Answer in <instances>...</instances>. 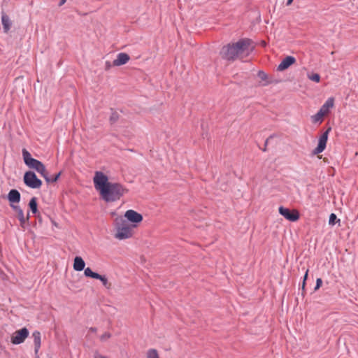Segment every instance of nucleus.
<instances>
[{
  "mask_svg": "<svg viewBox=\"0 0 358 358\" xmlns=\"http://www.w3.org/2000/svg\"><path fill=\"white\" fill-rule=\"evenodd\" d=\"M93 180L101 199L108 203L120 200L128 192L122 184L108 182V176L101 171L95 172Z\"/></svg>",
  "mask_w": 358,
  "mask_h": 358,
  "instance_id": "1",
  "label": "nucleus"
},
{
  "mask_svg": "<svg viewBox=\"0 0 358 358\" xmlns=\"http://www.w3.org/2000/svg\"><path fill=\"white\" fill-rule=\"evenodd\" d=\"M254 49L252 40L242 38L236 43L223 46L220 51L221 57L228 61L243 59L250 55Z\"/></svg>",
  "mask_w": 358,
  "mask_h": 358,
  "instance_id": "2",
  "label": "nucleus"
},
{
  "mask_svg": "<svg viewBox=\"0 0 358 358\" xmlns=\"http://www.w3.org/2000/svg\"><path fill=\"white\" fill-rule=\"evenodd\" d=\"M115 225L117 233L115 237L118 239H126L132 236V229L128 224L127 221L122 217L115 219Z\"/></svg>",
  "mask_w": 358,
  "mask_h": 358,
  "instance_id": "3",
  "label": "nucleus"
},
{
  "mask_svg": "<svg viewBox=\"0 0 358 358\" xmlns=\"http://www.w3.org/2000/svg\"><path fill=\"white\" fill-rule=\"evenodd\" d=\"M22 153L24 162L29 168L36 170L42 176L45 173V166L41 162L32 158L29 152L25 148L22 149Z\"/></svg>",
  "mask_w": 358,
  "mask_h": 358,
  "instance_id": "4",
  "label": "nucleus"
},
{
  "mask_svg": "<svg viewBox=\"0 0 358 358\" xmlns=\"http://www.w3.org/2000/svg\"><path fill=\"white\" fill-rule=\"evenodd\" d=\"M24 183L32 189L40 188L42 185V181L37 178L36 173L31 171L25 172L23 177Z\"/></svg>",
  "mask_w": 358,
  "mask_h": 358,
  "instance_id": "5",
  "label": "nucleus"
},
{
  "mask_svg": "<svg viewBox=\"0 0 358 358\" xmlns=\"http://www.w3.org/2000/svg\"><path fill=\"white\" fill-rule=\"evenodd\" d=\"M279 213L285 219L291 222H296L299 219V213L296 210H289L283 206L279 207Z\"/></svg>",
  "mask_w": 358,
  "mask_h": 358,
  "instance_id": "6",
  "label": "nucleus"
},
{
  "mask_svg": "<svg viewBox=\"0 0 358 358\" xmlns=\"http://www.w3.org/2000/svg\"><path fill=\"white\" fill-rule=\"evenodd\" d=\"M29 336V331L26 327L16 331L11 337V342L15 345H18L24 341Z\"/></svg>",
  "mask_w": 358,
  "mask_h": 358,
  "instance_id": "7",
  "label": "nucleus"
},
{
  "mask_svg": "<svg viewBox=\"0 0 358 358\" xmlns=\"http://www.w3.org/2000/svg\"><path fill=\"white\" fill-rule=\"evenodd\" d=\"M330 130L331 128H329L320 136L317 146L313 150V155H318L324 150Z\"/></svg>",
  "mask_w": 358,
  "mask_h": 358,
  "instance_id": "8",
  "label": "nucleus"
},
{
  "mask_svg": "<svg viewBox=\"0 0 358 358\" xmlns=\"http://www.w3.org/2000/svg\"><path fill=\"white\" fill-rule=\"evenodd\" d=\"M126 220L133 223H139L143 220V216L141 214L134 210H128L124 214Z\"/></svg>",
  "mask_w": 358,
  "mask_h": 358,
  "instance_id": "9",
  "label": "nucleus"
},
{
  "mask_svg": "<svg viewBox=\"0 0 358 358\" xmlns=\"http://www.w3.org/2000/svg\"><path fill=\"white\" fill-rule=\"evenodd\" d=\"M296 62V59L292 56H287L284 58L280 64L278 66L277 70L279 71H282L287 69H288L291 65L294 64Z\"/></svg>",
  "mask_w": 358,
  "mask_h": 358,
  "instance_id": "10",
  "label": "nucleus"
},
{
  "mask_svg": "<svg viewBox=\"0 0 358 358\" xmlns=\"http://www.w3.org/2000/svg\"><path fill=\"white\" fill-rule=\"evenodd\" d=\"M11 207L17 213V218L20 222V226L24 228L25 223L29 220V213L27 214V217H24L23 210L20 206L11 205Z\"/></svg>",
  "mask_w": 358,
  "mask_h": 358,
  "instance_id": "11",
  "label": "nucleus"
},
{
  "mask_svg": "<svg viewBox=\"0 0 358 358\" xmlns=\"http://www.w3.org/2000/svg\"><path fill=\"white\" fill-rule=\"evenodd\" d=\"M130 59V57L128 54L124 52H120L117 54V58L113 60V65L114 66H120L127 64Z\"/></svg>",
  "mask_w": 358,
  "mask_h": 358,
  "instance_id": "12",
  "label": "nucleus"
},
{
  "mask_svg": "<svg viewBox=\"0 0 358 358\" xmlns=\"http://www.w3.org/2000/svg\"><path fill=\"white\" fill-rule=\"evenodd\" d=\"M32 337L34 338V351L37 354L41 348V333L38 331H35L32 334Z\"/></svg>",
  "mask_w": 358,
  "mask_h": 358,
  "instance_id": "13",
  "label": "nucleus"
},
{
  "mask_svg": "<svg viewBox=\"0 0 358 358\" xmlns=\"http://www.w3.org/2000/svg\"><path fill=\"white\" fill-rule=\"evenodd\" d=\"M85 263L81 257L77 256L74 258L73 269L76 271H81L85 269Z\"/></svg>",
  "mask_w": 358,
  "mask_h": 358,
  "instance_id": "14",
  "label": "nucleus"
},
{
  "mask_svg": "<svg viewBox=\"0 0 358 358\" xmlns=\"http://www.w3.org/2000/svg\"><path fill=\"white\" fill-rule=\"evenodd\" d=\"M8 199L10 203H19L20 201V192L17 189H11L8 194Z\"/></svg>",
  "mask_w": 358,
  "mask_h": 358,
  "instance_id": "15",
  "label": "nucleus"
},
{
  "mask_svg": "<svg viewBox=\"0 0 358 358\" xmlns=\"http://www.w3.org/2000/svg\"><path fill=\"white\" fill-rule=\"evenodd\" d=\"M334 98H329L326 102L322 106L320 110H321L323 114L327 115L329 112V109L334 106Z\"/></svg>",
  "mask_w": 358,
  "mask_h": 358,
  "instance_id": "16",
  "label": "nucleus"
},
{
  "mask_svg": "<svg viewBox=\"0 0 358 358\" xmlns=\"http://www.w3.org/2000/svg\"><path fill=\"white\" fill-rule=\"evenodd\" d=\"M1 23L3 25L4 32L7 33L10 29L11 22L9 19V17L4 13H2Z\"/></svg>",
  "mask_w": 358,
  "mask_h": 358,
  "instance_id": "17",
  "label": "nucleus"
},
{
  "mask_svg": "<svg viewBox=\"0 0 358 358\" xmlns=\"http://www.w3.org/2000/svg\"><path fill=\"white\" fill-rule=\"evenodd\" d=\"M60 175H61V172L58 173L55 176L50 177L48 176V171L46 170L45 171V173H44V175H43V177L45 178L46 182L49 183V182H56L58 180V178H59Z\"/></svg>",
  "mask_w": 358,
  "mask_h": 358,
  "instance_id": "18",
  "label": "nucleus"
},
{
  "mask_svg": "<svg viewBox=\"0 0 358 358\" xmlns=\"http://www.w3.org/2000/svg\"><path fill=\"white\" fill-rule=\"evenodd\" d=\"M96 279L101 280V282H102V285L106 289H109L111 288V283L108 282L107 278L105 275H101L100 274H98Z\"/></svg>",
  "mask_w": 358,
  "mask_h": 358,
  "instance_id": "19",
  "label": "nucleus"
},
{
  "mask_svg": "<svg viewBox=\"0 0 358 358\" xmlns=\"http://www.w3.org/2000/svg\"><path fill=\"white\" fill-rule=\"evenodd\" d=\"M29 206L30 208V210L34 214H36L38 212L37 209V199L36 197H32L29 203Z\"/></svg>",
  "mask_w": 358,
  "mask_h": 358,
  "instance_id": "20",
  "label": "nucleus"
},
{
  "mask_svg": "<svg viewBox=\"0 0 358 358\" xmlns=\"http://www.w3.org/2000/svg\"><path fill=\"white\" fill-rule=\"evenodd\" d=\"M325 114H323V113L319 110V111L315 115L312 116V120L315 123L321 122L322 120V117Z\"/></svg>",
  "mask_w": 358,
  "mask_h": 358,
  "instance_id": "21",
  "label": "nucleus"
},
{
  "mask_svg": "<svg viewBox=\"0 0 358 358\" xmlns=\"http://www.w3.org/2000/svg\"><path fill=\"white\" fill-rule=\"evenodd\" d=\"M111 110L112 113L110 116L109 121L110 124H115L119 120L120 115L119 113L117 111L113 110V109H111Z\"/></svg>",
  "mask_w": 358,
  "mask_h": 358,
  "instance_id": "22",
  "label": "nucleus"
},
{
  "mask_svg": "<svg viewBox=\"0 0 358 358\" xmlns=\"http://www.w3.org/2000/svg\"><path fill=\"white\" fill-rule=\"evenodd\" d=\"M84 274L86 277H90V278L96 279V278L99 273L92 271L90 267H87V268H85Z\"/></svg>",
  "mask_w": 358,
  "mask_h": 358,
  "instance_id": "23",
  "label": "nucleus"
},
{
  "mask_svg": "<svg viewBox=\"0 0 358 358\" xmlns=\"http://www.w3.org/2000/svg\"><path fill=\"white\" fill-rule=\"evenodd\" d=\"M148 358H159L157 351L155 349H150L147 352Z\"/></svg>",
  "mask_w": 358,
  "mask_h": 358,
  "instance_id": "24",
  "label": "nucleus"
},
{
  "mask_svg": "<svg viewBox=\"0 0 358 358\" xmlns=\"http://www.w3.org/2000/svg\"><path fill=\"white\" fill-rule=\"evenodd\" d=\"M336 222H340L339 219H337V216L334 213H331L329 216V224L330 225H334Z\"/></svg>",
  "mask_w": 358,
  "mask_h": 358,
  "instance_id": "25",
  "label": "nucleus"
},
{
  "mask_svg": "<svg viewBox=\"0 0 358 358\" xmlns=\"http://www.w3.org/2000/svg\"><path fill=\"white\" fill-rule=\"evenodd\" d=\"M308 78L314 82L319 83L320 80V76L318 73H312L311 75H308Z\"/></svg>",
  "mask_w": 358,
  "mask_h": 358,
  "instance_id": "26",
  "label": "nucleus"
},
{
  "mask_svg": "<svg viewBox=\"0 0 358 358\" xmlns=\"http://www.w3.org/2000/svg\"><path fill=\"white\" fill-rule=\"evenodd\" d=\"M111 337V334L108 332H106L103 334H102L100 337V340L101 341H104Z\"/></svg>",
  "mask_w": 358,
  "mask_h": 358,
  "instance_id": "27",
  "label": "nucleus"
},
{
  "mask_svg": "<svg viewBox=\"0 0 358 358\" xmlns=\"http://www.w3.org/2000/svg\"><path fill=\"white\" fill-rule=\"evenodd\" d=\"M258 76L263 80L267 79V75L264 71H262L258 72Z\"/></svg>",
  "mask_w": 358,
  "mask_h": 358,
  "instance_id": "28",
  "label": "nucleus"
},
{
  "mask_svg": "<svg viewBox=\"0 0 358 358\" xmlns=\"http://www.w3.org/2000/svg\"><path fill=\"white\" fill-rule=\"evenodd\" d=\"M322 285V280L321 278H317L316 280V285L315 287V290L318 289Z\"/></svg>",
  "mask_w": 358,
  "mask_h": 358,
  "instance_id": "29",
  "label": "nucleus"
},
{
  "mask_svg": "<svg viewBox=\"0 0 358 358\" xmlns=\"http://www.w3.org/2000/svg\"><path fill=\"white\" fill-rule=\"evenodd\" d=\"M112 66H113V65L111 64V63L109 61H107V62H106V64H105V69L106 71H108L111 68Z\"/></svg>",
  "mask_w": 358,
  "mask_h": 358,
  "instance_id": "30",
  "label": "nucleus"
},
{
  "mask_svg": "<svg viewBox=\"0 0 358 358\" xmlns=\"http://www.w3.org/2000/svg\"><path fill=\"white\" fill-rule=\"evenodd\" d=\"M94 358H108V357H107L106 356L101 355L98 352H95L94 355Z\"/></svg>",
  "mask_w": 358,
  "mask_h": 358,
  "instance_id": "31",
  "label": "nucleus"
},
{
  "mask_svg": "<svg viewBox=\"0 0 358 358\" xmlns=\"http://www.w3.org/2000/svg\"><path fill=\"white\" fill-rule=\"evenodd\" d=\"M272 138V136H269V138H268L266 141H265V143H264V148H263V151L264 152H266V147H267V145H268V141L269 139Z\"/></svg>",
  "mask_w": 358,
  "mask_h": 358,
  "instance_id": "32",
  "label": "nucleus"
},
{
  "mask_svg": "<svg viewBox=\"0 0 358 358\" xmlns=\"http://www.w3.org/2000/svg\"><path fill=\"white\" fill-rule=\"evenodd\" d=\"M308 269H307L305 272V275L303 276V282H306L307 278H308Z\"/></svg>",
  "mask_w": 358,
  "mask_h": 358,
  "instance_id": "33",
  "label": "nucleus"
},
{
  "mask_svg": "<svg viewBox=\"0 0 358 358\" xmlns=\"http://www.w3.org/2000/svg\"><path fill=\"white\" fill-rule=\"evenodd\" d=\"M89 331H91V332L95 333V332H96L97 329L96 327H90L89 329Z\"/></svg>",
  "mask_w": 358,
  "mask_h": 358,
  "instance_id": "34",
  "label": "nucleus"
},
{
  "mask_svg": "<svg viewBox=\"0 0 358 358\" xmlns=\"http://www.w3.org/2000/svg\"><path fill=\"white\" fill-rule=\"evenodd\" d=\"M66 0H60L59 3V6H61L62 5H64L65 3H66Z\"/></svg>",
  "mask_w": 358,
  "mask_h": 358,
  "instance_id": "35",
  "label": "nucleus"
},
{
  "mask_svg": "<svg viewBox=\"0 0 358 358\" xmlns=\"http://www.w3.org/2000/svg\"><path fill=\"white\" fill-rule=\"evenodd\" d=\"M294 0H287V2H286V5L287 6H289L292 3Z\"/></svg>",
  "mask_w": 358,
  "mask_h": 358,
  "instance_id": "36",
  "label": "nucleus"
},
{
  "mask_svg": "<svg viewBox=\"0 0 358 358\" xmlns=\"http://www.w3.org/2000/svg\"><path fill=\"white\" fill-rule=\"evenodd\" d=\"M305 286H306V282H303V283H302V291H303V292H305Z\"/></svg>",
  "mask_w": 358,
  "mask_h": 358,
  "instance_id": "37",
  "label": "nucleus"
},
{
  "mask_svg": "<svg viewBox=\"0 0 358 358\" xmlns=\"http://www.w3.org/2000/svg\"><path fill=\"white\" fill-rule=\"evenodd\" d=\"M50 358H52V357H50Z\"/></svg>",
  "mask_w": 358,
  "mask_h": 358,
  "instance_id": "38",
  "label": "nucleus"
}]
</instances>
